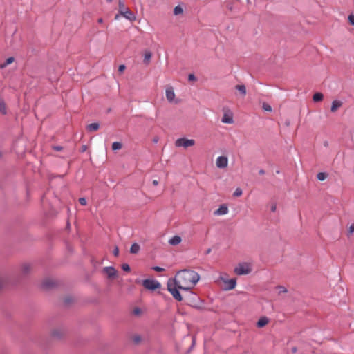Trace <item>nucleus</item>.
<instances>
[{
	"mask_svg": "<svg viewBox=\"0 0 354 354\" xmlns=\"http://www.w3.org/2000/svg\"><path fill=\"white\" fill-rule=\"evenodd\" d=\"M125 69V66L122 64V65H120L119 67H118V71L120 73H122Z\"/></svg>",
	"mask_w": 354,
	"mask_h": 354,
	"instance_id": "nucleus-38",
	"label": "nucleus"
},
{
	"mask_svg": "<svg viewBox=\"0 0 354 354\" xmlns=\"http://www.w3.org/2000/svg\"><path fill=\"white\" fill-rule=\"evenodd\" d=\"M262 108L266 111H272V107L268 103H263V106H262Z\"/></svg>",
	"mask_w": 354,
	"mask_h": 354,
	"instance_id": "nucleus-28",
	"label": "nucleus"
},
{
	"mask_svg": "<svg viewBox=\"0 0 354 354\" xmlns=\"http://www.w3.org/2000/svg\"><path fill=\"white\" fill-rule=\"evenodd\" d=\"M122 268L125 272H129L130 271V266L128 264H123L122 266Z\"/></svg>",
	"mask_w": 354,
	"mask_h": 354,
	"instance_id": "nucleus-32",
	"label": "nucleus"
},
{
	"mask_svg": "<svg viewBox=\"0 0 354 354\" xmlns=\"http://www.w3.org/2000/svg\"><path fill=\"white\" fill-rule=\"evenodd\" d=\"M343 103L340 100H335L332 102L330 111L333 113L336 112L342 106Z\"/></svg>",
	"mask_w": 354,
	"mask_h": 354,
	"instance_id": "nucleus-10",
	"label": "nucleus"
},
{
	"mask_svg": "<svg viewBox=\"0 0 354 354\" xmlns=\"http://www.w3.org/2000/svg\"><path fill=\"white\" fill-rule=\"evenodd\" d=\"M227 212H228L227 207L225 205H221L219 207V208H218L214 212V214L215 215H225V214H227Z\"/></svg>",
	"mask_w": 354,
	"mask_h": 354,
	"instance_id": "nucleus-12",
	"label": "nucleus"
},
{
	"mask_svg": "<svg viewBox=\"0 0 354 354\" xmlns=\"http://www.w3.org/2000/svg\"><path fill=\"white\" fill-rule=\"evenodd\" d=\"M143 286L150 290H155L156 289L160 288L161 284L156 280L151 279H145L142 281Z\"/></svg>",
	"mask_w": 354,
	"mask_h": 354,
	"instance_id": "nucleus-4",
	"label": "nucleus"
},
{
	"mask_svg": "<svg viewBox=\"0 0 354 354\" xmlns=\"http://www.w3.org/2000/svg\"><path fill=\"white\" fill-rule=\"evenodd\" d=\"M53 149L56 151H61L62 150V147H60V146H55V147H53Z\"/></svg>",
	"mask_w": 354,
	"mask_h": 354,
	"instance_id": "nucleus-41",
	"label": "nucleus"
},
{
	"mask_svg": "<svg viewBox=\"0 0 354 354\" xmlns=\"http://www.w3.org/2000/svg\"><path fill=\"white\" fill-rule=\"evenodd\" d=\"M120 16V13H119V14H117V15L115 16V20L119 19Z\"/></svg>",
	"mask_w": 354,
	"mask_h": 354,
	"instance_id": "nucleus-45",
	"label": "nucleus"
},
{
	"mask_svg": "<svg viewBox=\"0 0 354 354\" xmlns=\"http://www.w3.org/2000/svg\"><path fill=\"white\" fill-rule=\"evenodd\" d=\"M259 174H264V171H263V170H261V171H259Z\"/></svg>",
	"mask_w": 354,
	"mask_h": 354,
	"instance_id": "nucleus-47",
	"label": "nucleus"
},
{
	"mask_svg": "<svg viewBox=\"0 0 354 354\" xmlns=\"http://www.w3.org/2000/svg\"><path fill=\"white\" fill-rule=\"evenodd\" d=\"M118 254H119V249L117 246L115 247L114 250H113V254L117 257L118 256Z\"/></svg>",
	"mask_w": 354,
	"mask_h": 354,
	"instance_id": "nucleus-39",
	"label": "nucleus"
},
{
	"mask_svg": "<svg viewBox=\"0 0 354 354\" xmlns=\"http://www.w3.org/2000/svg\"><path fill=\"white\" fill-rule=\"evenodd\" d=\"M327 177V175L324 172H319L317 174V178L319 180H324Z\"/></svg>",
	"mask_w": 354,
	"mask_h": 354,
	"instance_id": "nucleus-27",
	"label": "nucleus"
},
{
	"mask_svg": "<svg viewBox=\"0 0 354 354\" xmlns=\"http://www.w3.org/2000/svg\"><path fill=\"white\" fill-rule=\"evenodd\" d=\"M196 142L194 139H188L185 138H178L175 141V145L177 147L187 148L195 145Z\"/></svg>",
	"mask_w": 354,
	"mask_h": 354,
	"instance_id": "nucleus-3",
	"label": "nucleus"
},
{
	"mask_svg": "<svg viewBox=\"0 0 354 354\" xmlns=\"http://www.w3.org/2000/svg\"><path fill=\"white\" fill-rule=\"evenodd\" d=\"M98 23L101 24L103 22V19L102 18H100L98 20H97Z\"/></svg>",
	"mask_w": 354,
	"mask_h": 354,
	"instance_id": "nucleus-46",
	"label": "nucleus"
},
{
	"mask_svg": "<svg viewBox=\"0 0 354 354\" xmlns=\"http://www.w3.org/2000/svg\"><path fill=\"white\" fill-rule=\"evenodd\" d=\"M54 284H55V283H54L53 280H52L50 279H46L42 282V286L44 288H51L54 286Z\"/></svg>",
	"mask_w": 354,
	"mask_h": 354,
	"instance_id": "nucleus-15",
	"label": "nucleus"
},
{
	"mask_svg": "<svg viewBox=\"0 0 354 354\" xmlns=\"http://www.w3.org/2000/svg\"><path fill=\"white\" fill-rule=\"evenodd\" d=\"M276 208H277L276 205H275V204H273V205L271 206V211H272V212H275Z\"/></svg>",
	"mask_w": 354,
	"mask_h": 354,
	"instance_id": "nucleus-42",
	"label": "nucleus"
},
{
	"mask_svg": "<svg viewBox=\"0 0 354 354\" xmlns=\"http://www.w3.org/2000/svg\"><path fill=\"white\" fill-rule=\"evenodd\" d=\"M79 202L82 205H86V200L85 198H79Z\"/></svg>",
	"mask_w": 354,
	"mask_h": 354,
	"instance_id": "nucleus-35",
	"label": "nucleus"
},
{
	"mask_svg": "<svg viewBox=\"0 0 354 354\" xmlns=\"http://www.w3.org/2000/svg\"><path fill=\"white\" fill-rule=\"evenodd\" d=\"M86 150V147L84 146L83 148H82V151H84Z\"/></svg>",
	"mask_w": 354,
	"mask_h": 354,
	"instance_id": "nucleus-48",
	"label": "nucleus"
},
{
	"mask_svg": "<svg viewBox=\"0 0 354 354\" xmlns=\"http://www.w3.org/2000/svg\"><path fill=\"white\" fill-rule=\"evenodd\" d=\"M324 98V95L322 93H316L313 95V100L314 102H321Z\"/></svg>",
	"mask_w": 354,
	"mask_h": 354,
	"instance_id": "nucleus-20",
	"label": "nucleus"
},
{
	"mask_svg": "<svg viewBox=\"0 0 354 354\" xmlns=\"http://www.w3.org/2000/svg\"><path fill=\"white\" fill-rule=\"evenodd\" d=\"M120 15L131 21L136 20L135 15L130 10L129 8L125 10V11L121 12Z\"/></svg>",
	"mask_w": 354,
	"mask_h": 354,
	"instance_id": "nucleus-9",
	"label": "nucleus"
},
{
	"mask_svg": "<svg viewBox=\"0 0 354 354\" xmlns=\"http://www.w3.org/2000/svg\"><path fill=\"white\" fill-rule=\"evenodd\" d=\"M277 288L279 289V293H285V292H287V289L283 287V286H278Z\"/></svg>",
	"mask_w": 354,
	"mask_h": 354,
	"instance_id": "nucleus-33",
	"label": "nucleus"
},
{
	"mask_svg": "<svg viewBox=\"0 0 354 354\" xmlns=\"http://www.w3.org/2000/svg\"><path fill=\"white\" fill-rule=\"evenodd\" d=\"M348 21L349 23L352 25V26H354V15H350L348 17Z\"/></svg>",
	"mask_w": 354,
	"mask_h": 354,
	"instance_id": "nucleus-31",
	"label": "nucleus"
},
{
	"mask_svg": "<svg viewBox=\"0 0 354 354\" xmlns=\"http://www.w3.org/2000/svg\"><path fill=\"white\" fill-rule=\"evenodd\" d=\"M133 315H141L142 313V310L140 308H135L133 310Z\"/></svg>",
	"mask_w": 354,
	"mask_h": 354,
	"instance_id": "nucleus-30",
	"label": "nucleus"
},
{
	"mask_svg": "<svg viewBox=\"0 0 354 354\" xmlns=\"http://www.w3.org/2000/svg\"><path fill=\"white\" fill-rule=\"evenodd\" d=\"M243 194L242 189L241 188H236L233 194L234 196L239 197L241 196Z\"/></svg>",
	"mask_w": 354,
	"mask_h": 354,
	"instance_id": "nucleus-29",
	"label": "nucleus"
},
{
	"mask_svg": "<svg viewBox=\"0 0 354 354\" xmlns=\"http://www.w3.org/2000/svg\"><path fill=\"white\" fill-rule=\"evenodd\" d=\"M0 112L3 114H6L7 112L6 104L3 101H0Z\"/></svg>",
	"mask_w": 354,
	"mask_h": 354,
	"instance_id": "nucleus-26",
	"label": "nucleus"
},
{
	"mask_svg": "<svg viewBox=\"0 0 354 354\" xmlns=\"http://www.w3.org/2000/svg\"><path fill=\"white\" fill-rule=\"evenodd\" d=\"M107 2L111 3L112 2V0H106Z\"/></svg>",
	"mask_w": 354,
	"mask_h": 354,
	"instance_id": "nucleus-49",
	"label": "nucleus"
},
{
	"mask_svg": "<svg viewBox=\"0 0 354 354\" xmlns=\"http://www.w3.org/2000/svg\"><path fill=\"white\" fill-rule=\"evenodd\" d=\"M99 127H100V125L98 123H91L90 124H88L87 127H86V129L91 132V131H96L99 129Z\"/></svg>",
	"mask_w": 354,
	"mask_h": 354,
	"instance_id": "nucleus-16",
	"label": "nucleus"
},
{
	"mask_svg": "<svg viewBox=\"0 0 354 354\" xmlns=\"http://www.w3.org/2000/svg\"><path fill=\"white\" fill-rule=\"evenodd\" d=\"M13 62L14 58L12 57H8L3 64H1V68H4L6 66L12 64Z\"/></svg>",
	"mask_w": 354,
	"mask_h": 354,
	"instance_id": "nucleus-25",
	"label": "nucleus"
},
{
	"mask_svg": "<svg viewBox=\"0 0 354 354\" xmlns=\"http://www.w3.org/2000/svg\"><path fill=\"white\" fill-rule=\"evenodd\" d=\"M199 279L200 276L196 272L187 269L182 270L176 273L174 278L168 279L167 290L176 300L181 301L183 297L179 290H191L198 283Z\"/></svg>",
	"mask_w": 354,
	"mask_h": 354,
	"instance_id": "nucleus-1",
	"label": "nucleus"
},
{
	"mask_svg": "<svg viewBox=\"0 0 354 354\" xmlns=\"http://www.w3.org/2000/svg\"><path fill=\"white\" fill-rule=\"evenodd\" d=\"M221 279L225 284V286L224 288V289L225 290H233L236 287V279H225L223 277H221Z\"/></svg>",
	"mask_w": 354,
	"mask_h": 354,
	"instance_id": "nucleus-7",
	"label": "nucleus"
},
{
	"mask_svg": "<svg viewBox=\"0 0 354 354\" xmlns=\"http://www.w3.org/2000/svg\"><path fill=\"white\" fill-rule=\"evenodd\" d=\"M234 273L238 275L248 274L251 272L252 268L249 263H239L234 268Z\"/></svg>",
	"mask_w": 354,
	"mask_h": 354,
	"instance_id": "nucleus-2",
	"label": "nucleus"
},
{
	"mask_svg": "<svg viewBox=\"0 0 354 354\" xmlns=\"http://www.w3.org/2000/svg\"><path fill=\"white\" fill-rule=\"evenodd\" d=\"M183 12V9L180 6H176L174 8V15H178Z\"/></svg>",
	"mask_w": 354,
	"mask_h": 354,
	"instance_id": "nucleus-22",
	"label": "nucleus"
},
{
	"mask_svg": "<svg viewBox=\"0 0 354 354\" xmlns=\"http://www.w3.org/2000/svg\"><path fill=\"white\" fill-rule=\"evenodd\" d=\"M181 241L182 239L179 236H174L169 240V243L172 245H177Z\"/></svg>",
	"mask_w": 354,
	"mask_h": 354,
	"instance_id": "nucleus-14",
	"label": "nucleus"
},
{
	"mask_svg": "<svg viewBox=\"0 0 354 354\" xmlns=\"http://www.w3.org/2000/svg\"><path fill=\"white\" fill-rule=\"evenodd\" d=\"M354 232V224H352L348 228V233L352 234Z\"/></svg>",
	"mask_w": 354,
	"mask_h": 354,
	"instance_id": "nucleus-37",
	"label": "nucleus"
},
{
	"mask_svg": "<svg viewBox=\"0 0 354 354\" xmlns=\"http://www.w3.org/2000/svg\"><path fill=\"white\" fill-rule=\"evenodd\" d=\"M152 269H153V270H155L156 272H162V271H164V270H165V269H164V268H160V267H159V266H154V267H153V268H152Z\"/></svg>",
	"mask_w": 354,
	"mask_h": 354,
	"instance_id": "nucleus-34",
	"label": "nucleus"
},
{
	"mask_svg": "<svg viewBox=\"0 0 354 354\" xmlns=\"http://www.w3.org/2000/svg\"><path fill=\"white\" fill-rule=\"evenodd\" d=\"M129 8L125 6L124 2L122 0H119L118 1V10L119 13L125 11V10H127Z\"/></svg>",
	"mask_w": 354,
	"mask_h": 354,
	"instance_id": "nucleus-19",
	"label": "nucleus"
},
{
	"mask_svg": "<svg viewBox=\"0 0 354 354\" xmlns=\"http://www.w3.org/2000/svg\"><path fill=\"white\" fill-rule=\"evenodd\" d=\"M235 88L239 91L243 97L246 95V87L244 85H236Z\"/></svg>",
	"mask_w": 354,
	"mask_h": 354,
	"instance_id": "nucleus-18",
	"label": "nucleus"
},
{
	"mask_svg": "<svg viewBox=\"0 0 354 354\" xmlns=\"http://www.w3.org/2000/svg\"><path fill=\"white\" fill-rule=\"evenodd\" d=\"M152 183H153V185L156 186V185H158L159 182L157 180H153Z\"/></svg>",
	"mask_w": 354,
	"mask_h": 354,
	"instance_id": "nucleus-43",
	"label": "nucleus"
},
{
	"mask_svg": "<svg viewBox=\"0 0 354 354\" xmlns=\"http://www.w3.org/2000/svg\"><path fill=\"white\" fill-rule=\"evenodd\" d=\"M140 250V245L138 243H133L130 248V252L131 254H136Z\"/></svg>",
	"mask_w": 354,
	"mask_h": 354,
	"instance_id": "nucleus-21",
	"label": "nucleus"
},
{
	"mask_svg": "<svg viewBox=\"0 0 354 354\" xmlns=\"http://www.w3.org/2000/svg\"><path fill=\"white\" fill-rule=\"evenodd\" d=\"M104 273H106L109 278H113L116 274V270L113 267H105L103 269Z\"/></svg>",
	"mask_w": 354,
	"mask_h": 354,
	"instance_id": "nucleus-11",
	"label": "nucleus"
},
{
	"mask_svg": "<svg viewBox=\"0 0 354 354\" xmlns=\"http://www.w3.org/2000/svg\"><path fill=\"white\" fill-rule=\"evenodd\" d=\"M4 283H5L4 279L1 276H0V288L3 286Z\"/></svg>",
	"mask_w": 354,
	"mask_h": 354,
	"instance_id": "nucleus-40",
	"label": "nucleus"
},
{
	"mask_svg": "<svg viewBox=\"0 0 354 354\" xmlns=\"http://www.w3.org/2000/svg\"><path fill=\"white\" fill-rule=\"evenodd\" d=\"M228 165V158L225 156H218L216 160V166L218 169H225Z\"/></svg>",
	"mask_w": 354,
	"mask_h": 354,
	"instance_id": "nucleus-6",
	"label": "nucleus"
},
{
	"mask_svg": "<svg viewBox=\"0 0 354 354\" xmlns=\"http://www.w3.org/2000/svg\"><path fill=\"white\" fill-rule=\"evenodd\" d=\"M30 268H31V267L29 264L25 263L21 266V272L24 274H26L30 271Z\"/></svg>",
	"mask_w": 354,
	"mask_h": 354,
	"instance_id": "nucleus-23",
	"label": "nucleus"
},
{
	"mask_svg": "<svg viewBox=\"0 0 354 354\" xmlns=\"http://www.w3.org/2000/svg\"><path fill=\"white\" fill-rule=\"evenodd\" d=\"M188 80L189 81H195L196 80V77L194 76V74H189V76H188Z\"/></svg>",
	"mask_w": 354,
	"mask_h": 354,
	"instance_id": "nucleus-36",
	"label": "nucleus"
},
{
	"mask_svg": "<svg viewBox=\"0 0 354 354\" xmlns=\"http://www.w3.org/2000/svg\"><path fill=\"white\" fill-rule=\"evenodd\" d=\"M221 122L225 124H232L234 122L233 113L229 109H223V115Z\"/></svg>",
	"mask_w": 354,
	"mask_h": 354,
	"instance_id": "nucleus-5",
	"label": "nucleus"
},
{
	"mask_svg": "<svg viewBox=\"0 0 354 354\" xmlns=\"http://www.w3.org/2000/svg\"><path fill=\"white\" fill-rule=\"evenodd\" d=\"M268 319L266 317H261L257 323L259 328H262L268 324Z\"/></svg>",
	"mask_w": 354,
	"mask_h": 354,
	"instance_id": "nucleus-13",
	"label": "nucleus"
},
{
	"mask_svg": "<svg viewBox=\"0 0 354 354\" xmlns=\"http://www.w3.org/2000/svg\"><path fill=\"white\" fill-rule=\"evenodd\" d=\"M152 57V53L150 51H145L144 54V59L143 62L145 64L148 65L150 62L151 58Z\"/></svg>",
	"mask_w": 354,
	"mask_h": 354,
	"instance_id": "nucleus-17",
	"label": "nucleus"
},
{
	"mask_svg": "<svg viewBox=\"0 0 354 354\" xmlns=\"http://www.w3.org/2000/svg\"><path fill=\"white\" fill-rule=\"evenodd\" d=\"M165 95L167 100L169 102H173L175 98V93L172 86H168L165 91Z\"/></svg>",
	"mask_w": 354,
	"mask_h": 354,
	"instance_id": "nucleus-8",
	"label": "nucleus"
},
{
	"mask_svg": "<svg viewBox=\"0 0 354 354\" xmlns=\"http://www.w3.org/2000/svg\"><path fill=\"white\" fill-rule=\"evenodd\" d=\"M122 147V143L119 142H114L112 144V149L114 151L121 149Z\"/></svg>",
	"mask_w": 354,
	"mask_h": 354,
	"instance_id": "nucleus-24",
	"label": "nucleus"
},
{
	"mask_svg": "<svg viewBox=\"0 0 354 354\" xmlns=\"http://www.w3.org/2000/svg\"><path fill=\"white\" fill-rule=\"evenodd\" d=\"M140 338L139 337H135L134 338V341L136 342H138L140 341Z\"/></svg>",
	"mask_w": 354,
	"mask_h": 354,
	"instance_id": "nucleus-44",
	"label": "nucleus"
}]
</instances>
